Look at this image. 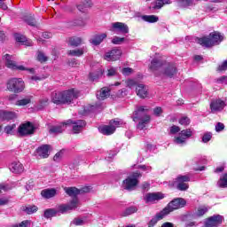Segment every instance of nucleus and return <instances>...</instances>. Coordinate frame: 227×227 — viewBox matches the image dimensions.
I'll return each mask as SVG.
<instances>
[{"instance_id": "f257e3e1", "label": "nucleus", "mask_w": 227, "mask_h": 227, "mask_svg": "<svg viewBox=\"0 0 227 227\" xmlns=\"http://www.w3.org/2000/svg\"><path fill=\"white\" fill-rule=\"evenodd\" d=\"M78 97L79 92L75 91L74 89L64 91H57L51 94V102L57 106H60L61 104H72V101Z\"/></svg>"}, {"instance_id": "f03ea898", "label": "nucleus", "mask_w": 227, "mask_h": 227, "mask_svg": "<svg viewBox=\"0 0 227 227\" xmlns=\"http://www.w3.org/2000/svg\"><path fill=\"white\" fill-rule=\"evenodd\" d=\"M224 40V35H221L219 32L210 33L208 36H204L202 38H197V43L202 47H214L215 45H219L221 42Z\"/></svg>"}, {"instance_id": "7ed1b4c3", "label": "nucleus", "mask_w": 227, "mask_h": 227, "mask_svg": "<svg viewBox=\"0 0 227 227\" xmlns=\"http://www.w3.org/2000/svg\"><path fill=\"white\" fill-rule=\"evenodd\" d=\"M187 205V201H185V199L182 198H176L171 200L168 206L162 209L163 213L168 215V214H171V212H174V210H178V208H184Z\"/></svg>"}, {"instance_id": "20e7f679", "label": "nucleus", "mask_w": 227, "mask_h": 227, "mask_svg": "<svg viewBox=\"0 0 227 227\" xmlns=\"http://www.w3.org/2000/svg\"><path fill=\"white\" fill-rule=\"evenodd\" d=\"M26 85L22 78H12L7 82V90L12 93H22Z\"/></svg>"}, {"instance_id": "39448f33", "label": "nucleus", "mask_w": 227, "mask_h": 227, "mask_svg": "<svg viewBox=\"0 0 227 227\" xmlns=\"http://www.w3.org/2000/svg\"><path fill=\"white\" fill-rule=\"evenodd\" d=\"M185 182H191L189 176H178L174 182H169L170 187H176L177 191H187L189 189V184Z\"/></svg>"}, {"instance_id": "423d86ee", "label": "nucleus", "mask_w": 227, "mask_h": 227, "mask_svg": "<svg viewBox=\"0 0 227 227\" xmlns=\"http://www.w3.org/2000/svg\"><path fill=\"white\" fill-rule=\"evenodd\" d=\"M141 176V173L135 172L131 176H128L123 182H122V187L126 191H134L137 184H139V181L137 179Z\"/></svg>"}, {"instance_id": "0eeeda50", "label": "nucleus", "mask_w": 227, "mask_h": 227, "mask_svg": "<svg viewBox=\"0 0 227 227\" xmlns=\"http://www.w3.org/2000/svg\"><path fill=\"white\" fill-rule=\"evenodd\" d=\"M192 137V129H183L178 137H176L174 138V143L176 145H179L180 146H184V145H187V139Z\"/></svg>"}, {"instance_id": "6e6552de", "label": "nucleus", "mask_w": 227, "mask_h": 227, "mask_svg": "<svg viewBox=\"0 0 227 227\" xmlns=\"http://www.w3.org/2000/svg\"><path fill=\"white\" fill-rule=\"evenodd\" d=\"M79 205H81L79 199L75 197L68 204L59 205L57 212H60V214H67V212H70V210H75Z\"/></svg>"}, {"instance_id": "1a4fd4ad", "label": "nucleus", "mask_w": 227, "mask_h": 227, "mask_svg": "<svg viewBox=\"0 0 227 227\" xmlns=\"http://www.w3.org/2000/svg\"><path fill=\"white\" fill-rule=\"evenodd\" d=\"M165 63L166 61L160 58H153L149 64V70H151V72H153L154 74H157V72H159V75H160V70L164 68Z\"/></svg>"}, {"instance_id": "9d476101", "label": "nucleus", "mask_w": 227, "mask_h": 227, "mask_svg": "<svg viewBox=\"0 0 227 227\" xmlns=\"http://www.w3.org/2000/svg\"><path fill=\"white\" fill-rule=\"evenodd\" d=\"M18 133L22 137L31 136V134H35V126L30 121L23 123L18 128Z\"/></svg>"}, {"instance_id": "9b49d317", "label": "nucleus", "mask_w": 227, "mask_h": 227, "mask_svg": "<svg viewBox=\"0 0 227 227\" xmlns=\"http://www.w3.org/2000/svg\"><path fill=\"white\" fill-rule=\"evenodd\" d=\"M176 74V67L175 64L165 62L162 70H160V75L164 77H173Z\"/></svg>"}, {"instance_id": "f8f14e48", "label": "nucleus", "mask_w": 227, "mask_h": 227, "mask_svg": "<svg viewBox=\"0 0 227 227\" xmlns=\"http://www.w3.org/2000/svg\"><path fill=\"white\" fill-rule=\"evenodd\" d=\"M111 31L115 35H127L129 33V26L122 22H114L112 23Z\"/></svg>"}, {"instance_id": "ddd939ff", "label": "nucleus", "mask_w": 227, "mask_h": 227, "mask_svg": "<svg viewBox=\"0 0 227 227\" xmlns=\"http://www.w3.org/2000/svg\"><path fill=\"white\" fill-rule=\"evenodd\" d=\"M223 215H214L213 216H210L207 219L205 227H217L220 224H223Z\"/></svg>"}, {"instance_id": "4468645a", "label": "nucleus", "mask_w": 227, "mask_h": 227, "mask_svg": "<svg viewBox=\"0 0 227 227\" xmlns=\"http://www.w3.org/2000/svg\"><path fill=\"white\" fill-rule=\"evenodd\" d=\"M66 125H73L74 134H79V132H81V130L86 127V121L82 120L74 121L69 119L66 121Z\"/></svg>"}, {"instance_id": "2eb2a0df", "label": "nucleus", "mask_w": 227, "mask_h": 227, "mask_svg": "<svg viewBox=\"0 0 227 227\" xmlns=\"http://www.w3.org/2000/svg\"><path fill=\"white\" fill-rule=\"evenodd\" d=\"M160 200H164V194L160 192H149L144 196L145 203H155L160 201Z\"/></svg>"}, {"instance_id": "dca6fc26", "label": "nucleus", "mask_w": 227, "mask_h": 227, "mask_svg": "<svg viewBox=\"0 0 227 227\" xmlns=\"http://www.w3.org/2000/svg\"><path fill=\"white\" fill-rule=\"evenodd\" d=\"M146 111L148 109H145V106H138L133 113L132 120L133 121H139L141 120H145L146 116H150L146 114Z\"/></svg>"}, {"instance_id": "f3484780", "label": "nucleus", "mask_w": 227, "mask_h": 227, "mask_svg": "<svg viewBox=\"0 0 227 227\" xmlns=\"http://www.w3.org/2000/svg\"><path fill=\"white\" fill-rule=\"evenodd\" d=\"M120 58H121V50L120 49H114L107 51L104 56V59H106V61H118Z\"/></svg>"}, {"instance_id": "a211bd4d", "label": "nucleus", "mask_w": 227, "mask_h": 227, "mask_svg": "<svg viewBox=\"0 0 227 227\" xmlns=\"http://www.w3.org/2000/svg\"><path fill=\"white\" fill-rule=\"evenodd\" d=\"M226 107V103L223 99H215L210 103L211 113H219Z\"/></svg>"}, {"instance_id": "6ab92c4d", "label": "nucleus", "mask_w": 227, "mask_h": 227, "mask_svg": "<svg viewBox=\"0 0 227 227\" xmlns=\"http://www.w3.org/2000/svg\"><path fill=\"white\" fill-rule=\"evenodd\" d=\"M4 59L7 68H11L12 70H27L24 66H17L15 61L12 60V56L9 54L4 55Z\"/></svg>"}, {"instance_id": "aec40b11", "label": "nucleus", "mask_w": 227, "mask_h": 227, "mask_svg": "<svg viewBox=\"0 0 227 227\" xmlns=\"http://www.w3.org/2000/svg\"><path fill=\"white\" fill-rule=\"evenodd\" d=\"M36 153L40 159H47L51 155V145H43L36 149Z\"/></svg>"}, {"instance_id": "412c9836", "label": "nucleus", "mask_w": 227, "mask_h": 227, "mask_svg": "<svg viewBox=\"0 0 227 227\" xmlns=\"http://www.w3.org/2000/svg\"><path fill=\"white\" fill-rule=\"evenodd\" d=\"M136 93L139 98H148V87L143 83H139L136 87Z\"/></svg>"}, {"instance_id": "4be33fe9", "label": "nucleus", "mask_w": 227, "mask_h": 227, "mask_svg": "<svg viewBox=\"0 0 227 227\" xmlns=\"http://www.w3.org/2000/svg\"><path fill=\"white\" fill-rule=\"evenodd\" d=\"M164 217H166V215L163 213V211L161 210L160 213H157L155 215V216H153L149 223H147L148 227H153L155 226V224H157V223H159V221H162V219H164Z\"/></svg>"}, {"instance_id": "5701e85b", "label": "nucleus", "mask_w": 227, "mask_h": 227, "mask_svg": "<svg viewBox=\"0 0 227 227\" xmlns=\"http://www.w3.org/2000/svg\"><path fill=\"white\" fill-rule=\"evenodd\" d=\"M106 38H107L106 34L95 35L93 37L90 39V43L96 46L100 45L101 43L104 42V40H106Z\"/></svg>"}, {"instance_id": "b1692460", "label": "nucleus", "mask_w": 227, "mask_h": 227, "mask_svg": "<svg viewBox=\"0 0 227 227\" xmlns=\"http://www.w3.org/2000/svg\"><path fill=\"white\" fill-rule=\"evenodd\" d=\"M135 17H141L142 20L145 22H149L150 24H153L155 22H159V17L155 15H142L137 12L135 14Z\"/></svg>"}, {"instance_id": "393cba45", "label": "nucleus", "mask_w": 227, "mask_h": 227, "mask_svg": "<svg viewBox=\"0 0 227 227\" xmlns=\"http://www.w3.org/2000/svg\"><path fill=\"white\" fill-rule=\"evenodd\" d=\"M9 169L12 173H22L24 171V166L19 161H13L9 165Z\"/></svg>"}, {"instance_id": "a878e982", "label": "nucleus", "mask_w": 227, "mask_h": 227, "mask_svg": "<svg viewBox=\"0 0 227 227\" xmlns=\"http://www.w3.org/2000/svg\"><path fill=\"white\" fill-rule=\"evenodd\" d=\"M56 194H57V191L54 188L44 189L41 192V196L44 198V200H51V198H54Z\"/></svg>"}, {"instance_id": "bb28decb", "label": "nucleus", "mask_w": 227, "mask_h": 227, "mask_svg": "<svg viewBox=\"0 0 227 227\" xmlns=\"http://www.w3.org/2000/svg\"><path fill=\"white\" fill-rule=\"evenodd\" d=\"M17 118V115H15V113L13 112H6L4 110H0V120L4 121H10V120H15Z\"/></svg>"}, {"instance_id": "cd10ccee", "label": "nucleus", "mask_w": 227, "mask_h": 227, "mask_svg": "<svg viewBox=\"0 0 227 227\" xmlns=\"http://www.w3.org/2000/svg\"><path fill=\"white\" fill-rule=\"evenodd\" d=\"M110 91L111 90L107 87L102 88L99 91H98L97 98L98 100H106V98H107V97H109Z\"/></svg>"}, {"instance_id": "c85d7f7f", "label": "nucleus", "mask_w": 227, "mask_h": 227, "mask_svg": "<svg viewBox=\"0 0 227 227\" xmlns=\"http://www.w3.org/2000/svg\"><path fill=\"white\" fill-rule=\"evenodd\" d=\"M115 130H116V127L112 126V124L103 126L100 129V132L101 134H104V136H111V134H114Z\"/></svg>"}, {"instance_id": "c756f323", "label": "nucleus", "mask_w": 227, "mask_h": 227, "mask_svg": "<svg viewBox=\"0 0 227 227\" xmlns=\"http://www.w3.org/2000/svg\"><path fill=\"white\" fill-rule=\"evenodd\" d=\"M65 129H67V122H63L59 126H52L50 129V134H61L64 132Z\"/></svg>"}, {"instance_id": "7c9ffc66", "label": "nucleus", "mask_w": 227, "mask_h": 227, "mask_svg": "<svg viewBox=\"0 0 227 227\" xmlns=\"http://www.w3.org/2000/svg\"><path fill=\"white\" fill-rule=\"evenodd\" d=\"M65 192L67 196H70L71 198H75L76 196H79V189L75 187H65L64 188Z\"/></svg>"}, {"instance_id": "2f4dec72", "label": "nucleus", "mask_w": 227, "mask_h": 227, "mask_svg": "<svg viewBox=\"0 0 227 227\" xmlns=\"http://www.w3.org/2000/svg\"><path fill=\"white\" fill-rule=\"evenodd\" d=\"M84 52H86V48L82 47L81 49L70 50L67 52V54H68V56H74L76 58H81V56H82V54H84Z\"/></svg>"}, {"instance_id": "473e14b6", "label": "nucleus", "mask_w": 227, "mask_h": 227, "mask_svg": "<svg viewBox=\"0 0 227 227\" xmlns=\"http://www.w3.org/2000/svg\"><path fill=\"white\" fill-rule=\"evenodd\" d=\"M82 3L83 4H78L76 6L79 12H84L86 8H91V6H93V4H91V0H82Z\"/></svg>"}, {"instance_id": "72a5a7b5", "label": "nucleus", "mask_w": 227, "mask_h": 227, "mask_svg": "<svg viewBox=\"0 0 227 227\" xmlns=\"http://www.w3.org/2000/svg\"><path fill=\"white\" fill-rule=\"evenodd\" d=\"M136 212H137V207L130 206L122 211L121 215L122 217H128V215H132V214H136Z\"/></svg>"}, {"instance_id": "f704fd0d", "label": "nucleus", "mask_w": 227, "mask_h": 227, "mask_svg": "<svg viewBox=\"0 0 227 227\" xmlns=\"http://www.w3.org/2000/svg\"><path fill=\"white\" fill-rule=\"evenodd\" d=\"M58 215V210L54 208H48L44 210L43 216L45 219H51V217H56Z\"/></svg>"}, {"instance_id": "c9c22d12", "label": "nucleus", "mask_w": 227, "mask_h": 227, "mask_svg": "<svg viewBox=\"0 0 227 227\" xmlns=\"http://www.w3.org/2000/svg\"><path fill=\"white\" fill-rule=\"evenodd\" d=\"M164 4H171L170 0H157L155 4L153 6V10H160Z\"/></svg>"}, {"instance_id": "e433bc0d", "label": "nucleus", "mask_w": 227, "mask_h": 227, "mask_svg": "<svg viewBox=\"0 0 227 227\" xmlns=\"http://www.w3.org/2000/svg\"><path fill=\"white\" fill-rule=\"evenodd\" d=\"M82 43V39L81 37H71L69 39V44L72 47H79Z\"/></svg>"}, {"instance_id": "4c0bfd02", "label": "nucleus", "mask_w": 227, "mask_h": 227, "mask_svg": "<svg viewBox=\"0 0 227 227\" xmlns=\"http://www.w3.org/2000/svg\"><path fill=\"white\" fill-rule=\"evenodd\" d=\"M25 22L28 24V26H32L33 27H36V20H35V16L27 15L24 17Z\"/></svg>"}, {"instance_id": "58836bf2", "label": "nucleus", "mask_w": 227, "mask_h": 227, "mask_svg": "<svg viewBox=\"0 0 227 227\" xmlns=\"http://www.w3.org/2000/svg\"><path fill=\"white\" fill-rule=\"evenodd\" d=\"M148 123H150V116H145L143 120H140L137 124V129H139V130H143Z\"/></svg>"}, {"instance_id": "ea45409f", "label": "nucleus", "mask_w": 227, "mask_h": 227, "mask_svg": "<svg viewBox=\"0 0 227 227\" xmlns=\"http://www.w3.org/2000/svg\"><path fill=\"white\" fill-rule=\"evenodd\" d=\"M23 212H26V214H28V215L35 214V212H38V207L36 206L23 207Z\"/></svg>"}, {"instance_id": "a19ab883", "label": "nucleus", "mask_w": 227, "mask_h": 227, "mask_svg": "<svg viewBox=\"0 0 227 227\" xmlns=\"http://www.w3.org/2000/svg\"><path fill=\"white\" fill-rule=\"evenodd\" d=\"M218 187L222 189H226L227 187V174H225L220 180L217 182Z\"/></svg>"}, {"instance_id": "79ce46f5", "label": "nucleus", "mask_w": 227, "mask_h": 227, "mask_svg": "<svg viewBox=\"0 0 227 227\" xmlns=\"http://www.w3.org/2000/svg\"><path fill=\"white\" fill-rule=\"evenodd\" d=\"M207 212H208V207H200L198 208L197 212H196V215L198 217H201L203 215H205V214H207Z\"/></svg>"}, {"instance_id": "37998d69", "label": "nucleus", "mask_w": 227, "mask_h": 227, "mask_svg": "<svg viewBox=\"0 0 227 227\" xmlns=\"http://www.w3.org/2000/svg\"><path fill=\"white\" fill-rule=\"evenodd\" d=\"M127 87L129 88L130 90H136V88H137V85H139L140 83H137V82L129 79L126 82Z\"/></svg>"}, {"instance_id": "c03bdc74", "label": "nucleus", "mask_w": 227, "mask_h": 227, "mask_svg": "<svg viewBox=\"0 0 227 227\" xmlns=\"http://www.w3.org/2000/svg\"><path fill=\"white\" fill-rule=\"evenodd\" d=\"M125 42V37L114 36L112 40L114 45H121Z\"/></svg>"}, {"instance_id": "a18cd8bd", "label": "nucleus", "mask_w": 227, "mask_h": 227, "mask_svg": "<svg viewBox=\"0 0 227 227\" xmlns=\"http://www.w3.org/2000/svg\"><path fill=\"white\" fill-rule=\"evenodd\" d=\"M180 125H184V127H187V125H191V119L187 116H183L179 119Z\"/></svg>"}, {"instance_id": "49530a36", "label": "nucleus", "mask_w": 227, "mask_h": 227, "mask_svg": "<svg viewBox=\"0 0 227 227\" xmlns=\"http://www.w3.org/2000/svg\"><path fill=\"white\" fill-rule=\"evenodd\" d=\"M31 103V98H27L23 99H20L16 102V106H27V104Z\"/></svg>"}, {"instance_id": "de8ad7c7", "label": "nucleus", "mask_w": 227, "mask_h": 227, "mask_svg": "<svg viewBox=\"0 0 227 227\" xmlns=\"http://www.w3.org/2000/svg\"><path fill=\"white\" fill-rule=\"evenodd\" d=\"M106 75L107 77H114V75H118V69H116L115 67H110L107 70Z\"/></svg>"}, {"instance_id": "09e8293b", "label": "nucleus", "mask_w": 227, "mask_h": 227, "mask_svg": "<svg viewBox=\"0 0 227 227\" xmlns=\"http://www.w3.org/2000/svg\"><path fill=\"white\" fill-rule=\"evenodd\" d=\"M48 58L45 56V54L42 51H39L37 53V60L40 61V63H45L47 61Z\"/></svg>"}, {"instance_id": "8fccbe9b", "label": "nucleus", "mask_w": 227, "mask_h": 227, "mask_svg": "<svg viewBox=\"0 0 227 227\" xmlns=\"http://www.w3.org/2000/svg\"><path fill=\"white\" fill-rule=\"evenodd\" d=\"M16 127H17V125H15V124L8 125L4 128V132L6 134L12 135V134H13V130H15Z\"/></svg>"}, {"instance_id": "3c124183", "label": "nucleus", "mask_w": 227, "mask_h": 227, "mask_svg": "<svg viewBox=\"0 0 227 227\" xmlns=\"http://www.w3.org/2000/svg\"><path fill=\"white\" fill-rule=\"evenodd\" d=\"M110 125L115 127H120V125H123V121L120 120V119H114L110 121Z\"/></svg>"}, {"instance_id": "603ef678", "label": "nucleus", "mask_w": 227, "mask_h": 227, "mask_svg": "<svg viewBox=\"0 0 227 227\" xmlns=\"http://www.w3.org/2000/svg\"><path fill=\"white\" fill-rule=\"evenodd\" d=\"M121 74L122 75H130L131 74H134V69L130 68V67H124L121 70Z\"/></svg>"}, {"instance_id": "864d4df0", "label": "nucleus", "mask_w": 227, "mask_h": 227, "mask_svg": "<svg viewBox=\"0 0 227 227\" xmlns=\"http://www.w3.org/2000/svg\"><path fill=\"white\" fill-rule=\"evenodd\" d=\"M90 77L91 81H97L99 77H102V71H99L98 73H90Z\"/></svg>"}, {"instance_id": "5fc2aeb1", "label": "nucleus", "mask_w": 227, "mask_h": 227, "mask_svg": "<svg viewBox=\"0 0 227 227\" xmlns=\"http://www.w3.org/2000/svg\"><path fill=\"white\" fill-rule=\"evenodd\" d=\"M15 40L16 42H20V43H25L26 42V36H24L23 35L20 34H16L15 35Z\"/></svg>"}, {"instance_id": "6e6d98bb", "label": "nucleus", "mask_w": 227, "mask_h": 227, "mask_svg": "<svg viewBox=\"0 0 227 227\" xmlns=\"http://www.w3.org/2000/svg\"><path fill=\"white\" fill-rule=\"evenodd\" d=\"M71 224H74V226H82L84 224V220L81 218H74Z\"/></svg>"}, {"instance_id": "4d7b16f0", "label": "nucleus", "mask_w": 227, "mask_h": 227, "mask_svg": "<svg viewBox=\"0 0 227 227\" xmlns=\"http://www.w3.org/2000/svg\"><path fill=\"white\" fill-rule=\"evenodd\" d=\"M212 139V134L210 132H207L202 137V142L203 143H208Z\"/></svg>"}, {"instance_id": "13d9d810", "label": "nucleus", "mask_w": 227, "mask_h": 227, "mask_svg": "<svg viewBox=\"0 0 227 227\" xmlns=\"http://www.w3.org/2000/svg\"><path fill=\"white\" fill-rule=\"evenodd\" d=\"M39 106L41 108L47 107L49 106V98H43L40 100Z\"/></svg>"}, {"instance_id": "bf43d9fd", "label": "nucleus", "mask_w": 227, "mask_h": 227, "mask_svg": "<svg viewBox=\"0 0 227 227\" xmlns=\"http://www.w3.org/2000/svg\"><path fill=\"white\" fill-rule=\"evenodd\" d=\"M218 72H224L227 70V60H224L217 68Z\"/></svg>"}, {"instance_id": "052dcab7", "label": "nucleus", "mask_w": 227, "mask_h": 227, "mask_svg": "<svg viewBox=\"0 0 227 227\" xmlns=\"http://www.w3.org/2000/svg\"><path fill=\"white\" fill-rule=\"evenodd\" d=\"M72 26H84V20L82 19L74 20L72 23Z\"/></svg>"}, {"instance_id": "680f3d73", "label": "nucleus", "mask_w": 227, "mask_h": 227, "mask_svg": "<svg viewBox=\"0 0 227 227\" xmlns=\"http://www.w3.org/2000/svg\"><path fill=\"white\" fill-rule=\"evenodd\" d=\"M90 191H91V186H85L79 189V194H84L86 192H90Z\"/></svg>"}, {"instance_id": "e2e57ef3", "label": "nucleus", "mask_w": 227, "mask_h": 227, "mask_svg": "<svg viewBox=\"0 0 227 227\" xmlns=\"http://www.w3.org/2000/svg\"><path fill=\"white\" fill-rule=\"evenodd\" d=\"M117 97H119L120 98L127 97V89H121V90H119L117 92Z\"/></svg>"}, {"instance_id": "0e129e2a", "label": "nucleus", "mask_w": 227, "mask_h": 227, "mask_svg": "<svg viewBox=\"0 0 227 227\" xmlns=\"http://www.w3.org/2000/svg\"><path fill=\"white\" fill-rule=\"evenodd\" d=\"M216 82L218 84H226V82H227V76H221V77L217 78Z\"/></svg>"}, {"instance_id": "69168bd1", "label": "nucleus", "mask_w": 227, "mask_h": 227, "mask_svg": "<svg viewBox=\"0 0 227 227\" xmlns=\"http://www.w3.org/2000/svg\"><path fill=\"white\" fill-rule=\"evenodd\" d=\"M215 130L216 132H223V130H224V125L222 122H218L215 125Z\"/></svg>"}, {"instance_id": "338daca9", "label": "nucleus", "mask_w": 227, "mask_h": 227, "mask_svg": "<svg viewBox=\"0 0 227 227\" xmlns=\"http://www.w3.org/2000/svg\"><path fill=\"white\" fill-rule=\"evenodd\" d=\"M179 131H180V127L178 126L174 125L170 128V134H177V132Z\"/></svg>"}, {"instance_id": "774afa93", "label": "nucleus", "mask_w": 227, "mask_h": 227, "mask_svg": "<svg viewBox=\"0 0 227 227\" xmlns=\"http://www.w3.org/2000/svg\"><path fill=\"white\" fill-rule=\"evenodd\" d=\"M141 187H142V191L144 192H147V191H150V184L149 183H144Z\"/></svg>"}]
</instances>
